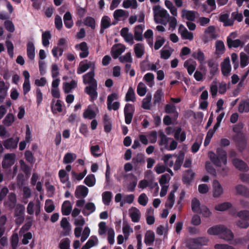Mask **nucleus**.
Instances as JSON below:
<instances>
[{
  "label": "nucleus",
  "mask_w": 249,
  "mask_h": 249,
  "mask_svg": "<svg viewBox=\"0 0 249 249\" xmlns=\"http://www.w3.org/2000/svg\"><path fill=\"white\" fill-rule=\"evenodd\" d=\"M249 63V56L244 53H240V66L244 68Z\"/></svg>",
  "instance_id": "nucleus-56"
},
{
  "label": "nucleus",
  "mask_w": 249,
  "mask_h": 249,
  "mask_svg": "<svg viewBox=\"0 0 249 249\" xmlns=\"http://www.w3.org/2000/svg\"><path fill=\"white\" fill-rule=\"evenodd\" d=\"M125 47L123 45L119 44L115 49L112 51V57L114 59L117 58L123 53L124 52Z\"/></svg>",
  "instance_id": "nucleus-34"
},
{
  "label": "nucleus",
  "mask_w": 249,
  "mask_h": 249,
  "mask_svg": "<svg viewBox=\"0 0 249 249\" xmlns=\"http://www.w3.org/2000/svg\"><path fill=\"white\" fill-rule=\"evenodd\" d=\"M65 26L68 29H71L73 25V21L71 13L67 11L63 17Z\"/></svg>",
  "instance_id": "nucleus-27"
},
{
  "label": "nucleus",
  "mask_w": 249,
  "mask_h": 249,
  "mask_svg": "<svg viewBox=\"0 0 249 249\" xmlns=\"http://www.w3.org/2000/svg\"><path fill=\"white\" fill-rule=\"evenodd\" d=\"M129 214L132 221L138 222L139 220V210L136 208H132L129 210Z\"/></svg>",
  "instance_id": "nucleus-38"
},
{
  "label": "nucleus",
  "mask_w": 249,
  "mask_h": 249,
  "mask_svg": "<svg viewBox=\"0 0 249 249\" xmlns=\"http://www.w3.org/2000/svg\"><path fill=\"white\" fill-rule=\"evenodd\" d=\"M61 226L64 229L63 235L66 236L70 234L71 231V226L66 217H63L61 221Z\"/></svg>",
  "instance_id": "nucleus-26"
},
{
  "label": "nucleus",
  "mask_w": 249,
  "mask_h": 249,
  "mask_svg": "<svg viewBox=\"0 0 249 249\" xmlns=\"http://www.w3.org/2000/svg\"><path fill=\"white\" fill-rule=\"evenodd\" d=\"M184 154L183 153L180 154L177 157L174 166V170L177 171L180 168L184 160Z\"/></svg>",
  "instance_id": "nucleus-46"
},
{
  "label": "nucleus",
  "mask_w": 249,
  "mask_h": 249,
  "mask_svg": "<svg viewBox=\"0 0 249 249\" xmlns=\"http://www.w3.org/2000/svg\"><path fill=\"white\" fill-rule=\"evenodd\" d=\"M123 6L125 8L131 7L135 9L137 7V3L136 0H126L123 2Z\"/></svg>",
  "instance_id": "nucleus-55"
},
{
  "label": "nucleus",
  "mask_w": 249,
  "mask_h": 249,
  "mask_svg": "<svg viewBox=\"0 0 249 249\" xmlns=\"http://www.w3.org/2000/svg\"><path fill=\"white\" fill-rule=\"evenodd\" d=\"M71 241L68 238L62 239L59 243V247L60 249H71Z\"/></svg>",
  "instance_id": "nucleus-52"
},
{
  "label": "nucleus",
  "mask_w": 249,
  "mask_h": 249,
  "mask_svg": "<svg viewBox=\"0 0 249 249\" xmlns=\"http://www.w3.org/2000/svg\"><path fill=\"white\" fill-rule=\"evenodd\" d=\"M154 18H165L167 19L169 18V15L167 11L160 7V5H156L153 8Z\"/></svg>",
  "instance_id": "nucleus-6"
},
{
  "label": "nucleus",
  "mask_w": 249,
  "mask_h": 249,
  "mask_svg": "<svg viewBox=\"0 0 249 249\" xmlns=\"http://www.w3.org/2000/svg\"><path fill=\"white\" fill-rule=\"evenodd\" d=\"M238 111L240 113L249 112V102L248 101H241L238 107Z\"/></svg>",
  "instance_id": "nucleus-39"
},
{
  "label": "nucleus",
  "mask_w": 249,
  "mask_h": 249,
  "mask_svg": "<svg viewBox=\"0 0 249 249\" xmlns=\"http://www.w3.org/2000/svg\"><path fill=\"white\" fill-rule=\"evenodd\" d=\"M181 36L182 39L192 40L194 38L193 34L189 32L187 29L181 32Z\"/></svg>",
  "instance_id": "nucleus-63"
},
{
  "label": "nucleus",
  "mask_w": 249,
  "mask_h": 249,
  "mask_svg": "<svg viewBox=\"0 0 249 249\" xmlns=\"http://www.w3.org/2000/svg\"><path fill=\"white\" fill-rule=\"evenodd\" d=\"M95 72L94 70L90 71L89 72L83 76V83L85 85H92L93 84H97L96 80L94 78Z\"/></svg>",
  "instance_id": "nucleus-7"
},
{
  "label": "nucleus",
  "mask_w": 249,
  "mask_h": 249,
  "mask_svg": "<svg viewBox=\"0 0 249 249\" xmlns=\"http://www.w3.org/2000/svg\"><path fill=\"white\" fill-rule=\"evenodd\" d=\"M155 233L152 231H148L144 236V242L147 246H151L155 240Z\"/></svg>",
  "instance_id": "nucleus-31"
},
{
  "label": "nucleus",
  "mask_w": 249,
  "mask_h": 249,
  "mask_svg": "<svg viewBox=\"0 0 249 249\" xmlns=\"http://www.w3.org/2000/svg\"><path fill=\"white\" fill-rule=\"evenodd\" d=\"M100 148L98 145L91 146L90 147V152L91 154L95 157H99L101 155L100 152Z\"/></svg>",
  "instance_id": "nucleus-64"
},
{
  "label": "nucleus",
  "mask_w": 249,
  "mask_h": 249,
  "mask_svg": "<svg viewBox=\"0 0 249 249\" xmlns=\"http://www.w3.org/2000/svg\"><path fill=\"white\" fill-rule=\"evenodd\" d=\"M144 37L147 39L149 46L152 48L153 46V32L151 29H148L144 34Z\"/></svg>",
  "instance_id": "nucleus-37"
},
{
  "label": "nucleus",
  "mask_w": 249,
  "mask_h": 249,
  "mask_svg": "<svg viewBox=\"0 0 249 249\" xmlns=\"http://www.w3.org/2000/svg\"><path fill=\"white\" fill-rule=\"evenodd\" d=\"M15 116L13 113H8L3 120V124L6 126H11L15 120Z\"/></svg>",
  "instance_id": "nucleus-36"
},
{
  "label": "nucleus",
  "mask_w": 249,
  "mask_h": 249,
  "mask_svg": "<svg viewBox=\"0 0 249 249\" xmlns=\"http://www.w3.org/2000/svg\"><path fill=\"white\" fill-rule=\"evenodd\" d=\"M51 38V35L49 31H45L42 35V44L44 46H47L49 45V39Z\"/></svg>",
  "instance_id": "nucleus-51"
},
{
  "label": "nucleus",
  "mask_w": 249,
  "mask_h": 249,
  "mask_svg": "<svg viewBox=\"0 0 249 249\" xmlns=\"http://www.w3.org/2000/svg\"><path fill=\"white\" fill-rule=\"evenodd\" d=\"M200 202L196 197H194L191 201V208L195 213H198L201 209Z\"/></svg>",
  "instance_id": "nucleus-35"
},
{
  "label": "nucleus",
  "mask_w": 249,
  "mask_h": 249,
  "mask_svg": "<svg viewBox=\"0 0 249 249\" xmlns=\"http://www.w3.org/2000/svg\"><path fill=\"white\" fill-rule=\"evenodd\" d=\"M231 206L232 205L231 203L225 202L216 205L214 209L218 211H224L230 208Z\"/></svg>",
  "instance_id": "nucleus-45"
},
{
  "label": "nucleus",
  "mask_w": 249,
  "mask_h": 249,
  "mask_svg": "<svg viewBox=\"0 0 249 249\" xmlns=\"http://www.w3.org/2000/svg\"><path fill=\"white\" fill-rule=\"evenodd\" d=\"M79 47V49L81 52L79 53V56L81 58H86L89 55V48L87 44L85 42H83L79 45H76L75 47Z\"/></svg>",
  "instance_id": "nucleus-23"
},
{
  "label": "nucleus",
  "mask_w": 249,
  "mask_h": 249,
  "mask_svg": "<svg viewBox=\"0 0 249 249\" xmlns=\"http://www.w3.org/2000/svg\"><path fill=\"white\" fill-rule=\"evenodd\" d=\"M232 163L234 166L240 171H248L249 167L242 160L237 158H234L232 160Z\"/></svg>",
  "instance_id": "nucleus-12"
},
{
  "label": "nucleus",
  "mask_w": 249,
  "mask_h": 249,
  "mask_svg": "<svg viewBox=\"0 0 249 249\" xmlns=\"http://www.w3.org/2000/svg\"><path fill=\"white\" fill-rule=\"evenodd\" d=\"M192 62H193V60L189 59L184 63V67L187 69L189 75H192L196 69V62H194V64H192Z\"/></svg>",
  "instance_id": "nucleus-30"
},
{
  "label": "nucleus",
  "mask_w": 249,
  "mask_h": 249,
  "mask_svg": "<svg viewBox=\"0 0 249 249\" xmlns=\"http://www.w3.org/2000/svg\"><path fill=\"white\" fill-rule=\"evenodd\" d=\"M192 56L195 59H197L200 63H202L205 60L204 54L200 49L198 50L197 52H193Z\"/></svg>",
  "instance_id": "nucleus-47"
},
{
  "label": "nucleus",
  "mask_w": 249,
  "mask_h": 249,
  "mask_svg": "<svg viewBox=\"0 0 249 249\" xmlns=\"http://www.w3.org/2000/svg\"><path fill=\"white\" fill-rule=\"evenodd\" d=\"M64 89L65 93L70 92L71 90L77 86V83L75 80H71L70 83H65Z\"/></svg>",
  "instance_id": "nucleus-48"
},
{
  "label": "nucleus",
  "mask_w": 249,
  "mask_h": 249,
  "mask_svg": "<svg viewBox=\"0 0 249 249\" xmlns=\"http://www.w3.org/2000/svg\"><path fill=\"white\" fill-rule=\"evenodd\" d=\"M24 206L20 204H18L15 210L14 216L16 217L15 223L17 225L21 224L24 220Z\"/></svg>",
  "instance_id": "nucleus-3"
},
{
  "label": "nucleus",
  "mask_w": 249,
  "mask_h": 249,
  "mask_svg": "<svg viewBox=\"0 0 249 249\" xmlns=\"http://www.w3.org/2000/svg\"><path fill=\"white\" fill-rule=\"evenodd\" d=\"M209 241V239L206 237H198L189 239L187 246L190 249H197L200 247L207 245Z\"/></svg>",
  "instance_id": "nucleus-2"
},
{
  "label": "nucleus",
  "mask_w": 249,
  "mask_h": 249,
  "mask_svg": "<svg viewBox=\"0 0 249 249\" xmlns=\"http://www.w3.org/2000/svg\"><path fill=\"white\" fill-rule=\"evenodd\" d=\"M195 175V173L191 169L185 171L182 178L183 183L186 185H190L194 178Z\"/></svg>",
  "instance_id": "nucleus-11"
},
{
  "label": "nucleus",
  "mask_w": 249,
  "mask_h": 249,
  "mask_svg": "<svg viewBox=\"0 0 249 249\" xmlns=\"http://www.w3.org/2000/svg\"><path fill=\"white\" fill-rule=\"evenodd\" d=\"M129 13L123 9H117L113 13V17L115 20L119 21L125 20L128 17Z\"/></svg>",
  "instance_id": "nucleus-10"
},
{
  "label": "nucleus",
  "mask_w": 249,
  "mask_h": 249,
  "mask_svg": "<svg viewBox=\"0 0 249 249\" xmlns=\"http://www.w3.org/2000/svg\"><path fill=\"white\" fill-rule=\"evenodd\" d=\"M245 43L244 41H242L239 39L232 40L229 36H228L227 38V44L229 48H238L239 46L243 47Z\"/></svg>",
  "instance_id": "nucleus-18"
},
{
  "label": "nucleus",
  "mask_w": 249,
  "mask_h": 249,
  "mask_svg": "<svg viewBox=\"0 0 249 249\" xmlns=\"http://www.w3.org/2000/svg\"><path fill=\"white\" fill-rule=\"evenodd\" d=\"M231 71V66L229 58H226L221 64V71L225 76H229Z\"/></svg>",
  "instance_id": "nucleus-17"
},
{
  "label": "nucleus",
  "mask_w": 249,
  "mask_h": 249,
  "mask_svg": "<svg viewBox=\"0 0 249 249\" xmlns=\"http://www.w3.org/2000/svg\"><path fill=\"white\" fill-rule=\"evenodd\" d=\"M96 115L95 112L89 107L83 113L84 118L89 119H92L95 118Z\"/></svg>",
  "instance_id": "nucleus-50"
},
{
  "label": "nucleus",
  "mask_w": 249,
  "mask_h": 249,
  "mask_svg": "<svg viewBox=\"0 0 249 249\" xmlns=\"http://www.w3.org/2000/svg\"><path fill=\"white\" fill-rule=\"evenodd\" d=\"M15 155L14 154H6L5 155L2 162V167L3 169H8L15 163Z\"/></svg>",
  "instance_id": "nucleus-8"
},
{
  "label": "nucleus",
  "mask_w": 249,
  "mask_h": 249,
  "mask_svg": "<svg viewBox=\"0 0 249 249\" xmlns=\"http://www.w3.org/2000/svg\"><path fill=\"white\" fill-rule=\"evenodd\" d=\"M85 25L90 27L94 29L95 28V21L94 19L90 17H87L84 22Z\"/></svg>",
  "instance_id": "nucleus-59"
},
{
  "label": "nucleus",
  "mask_w": 249,
  "mask_h": 249,
  "mask_svg": "<svg viewBox=\"0 0 249 249\" xmlns=\"http://www.w3.org/2000/svg\"><path fill=\"white\" fill-rule=\"evenodd\" d=\"M143 79L147 82V85L149 87H151L154 85V75L152 73H146Z\"/></svg>",
  "instance_id": "nucleus-57"
},
{
  "label": "nucleus",
  "mask_w": 249,
  "mask_h": 249,
  "mask_svg": "<svg viewBox=\"0 0 249 249\" xmlns=\"http://www.w3.org/2000/svg\"><path fill=\"white\" fill-rule=\"evenodd\" d=\"M6 46L7 48V52L11 58L14 56V45L12 42L7 40L5 42Z\"/></svg>",
  "instance_id": "nucleus-62"
},
{
  "label": "nucleus",
  "mask_w": 249,
  "mask_h": 249,
  "mask_svg": "<svg viewBox=\"0 0 249 249\" xmlns=\"http://www.w3.org/2000/svg\"><path fill=\"white\" fill-rule=\"evenodd\" d=\"M213 196L218 197L222 195L223 192V188L217 180L213 181Z\"/></svg>",
  "instance_id": "nucleus-20"
},
{
  "label": "nucleus",
  "mask_w": 249,
  "mask_h": 249,
  "mask_svg": "<svg viewBox=\"0 0 249 249\" xmlns=\"http://www.w3.org/2000/svg\"><path fill=\"white\" fill-rule=\"evenodd\" d=\"M72 210V205L69 200L65 201L62 206V213L64 215H69Z\"/></svg>",
  "instance_id": "nucleus-29"
},
{
  "label": "nucleus",
  "mask_w": 249,
  "mask_h": 249,
  "mask_svg": "<svg viewBox=\"0 0 249 249\" xmlns=\"http://www.w3.org/2000/svg\"><path fill=\"white\" fill-rule=\"evenodd\" d=\"M120 34L124 37V40L131 45L133 44L134 37L133 35L129 33V29L127 27L122 28L120 32Z\"/></svg>",
  "instance_id": "nucleus-13"
},
{
  "label": "nucleus",
  "mask_w": 249,
  "mask_h": 249,
  "mask_svg": "<svg viewBox=\"0 0 249 249\" xmlns=\"http://www.w3.org/2000/svg\"><path fill=\"white\" fill-rule=\"evenodd\" d=\"M27 54L28 58L31 60H34L35 57V47L34 43L30 41L27 45Z\"/></svg>",
  "instance_id": "nucleus-28"
},
{
  "label": "nucleus",
  "mask_w": 249,
  "mask_h": 249,
  "mask_svg": "<svg viewBox=\"0 0 249 249\" xmlns=\"http://www.w3.org/2000/svg\"><path fill=\"white\" fill-rule=\"evenodd\" d=\"M216 53L217 54H222L224 53L225 48L224 42L217 40L215 42Z\"/></svg>",
  "instance_id": "nucleus-42"
},
{
  "label": "nucleus",
  "mask_w": 249,
  "mask_h": 249,
  "mask_svg": "<svg viewBox=\"0 0 249 249\" xmlns=\"http://www.w3.org/2000/svg\"><path fill=\"white\" fill-rule=\"evenodd\" d=\"M111 25L110 18L108 16H104L101 19L100 33L103 34L105 30L109 28Z\"/></svg>",
  "instance_id": "nucleus-19"
},
{
  "label": "nucleus",
  "mask_w": 249,
  "mask_h": 249,
  "mask_svg": "<svg viewBox=\"0 0 249 249\" xmlns=\"http://www.w3.org/2000/svg\"><path fill=\"white\" fill-rule=\"evenodd\" d=\"M236 194L246 197H249V189L242 184L237 185L235 188Z\"/></svg>",
  "instance_id": "nucleus-22"
},
{
  "label": "nucleus",
  "mask_w": 249,
  "mask_h": 249,
  "mask_svg": "<svg viewBox=\"0 0 249 249\" xmlns=\"http://www.w3.org/2000/svg\"><path fill=\"white\" fill-rule=\"evenodd\" d=\"M84 183L89 187L93 186L96 183V179L93 174L88 175L84 179Z\"/></svg>",
  "instance_id": "nucleus-41"
},
{
  "label": "nucleus",
  "mask_w": 249,
  "mask_h": 249,
  "mask_svg": "<svg viewBox=\"0 0 249 249\" xmlns=\"http://www.w3.org/2000/svg\"><path fill=\"white\" fill-rule=\"evenodd\" d=\"M163 96V94L161 89H158L155 92L153 98V104L156 105L157 104L159 105L161 101L162 98Z\"/></svg>",
  "instance_id": "nucleus-43"
},
{
  "label": "nucleus",
  "mask_w": 249,
  "mask_h": 249,
  "mask_svg": "<svg viewBox=\"0 0 249 249\" xmlns=\"http://www.w3.org/2000/svg\"><path fill=\"white\" fill-rule=\"evenodd\" d=\"M234 141L240 147L241 150L244 149L247 144V139L244 134H237L233 137Z\"/></svg>",
  "instance_id": "nucleus-9"
},
{
  "label": "nucleus",
  "mask_w": 249,
  "mask_h": 249,
  "mask_svg": "<svg viewBox=\"0 0 249 249\" xmlns=\"http://www.w3.org/2000/svg\"><path fill=\"white\" fill-rule=\"evenodd\" d=\"M112 194L111 192L106 191L102 194L103 202L106 205H108L111 200Z\"/></svg>",
  "instance_id": "nucleus-44"
},
{
  "label": "nucleus",
  "mask_w": 249,
  "mask_h": 249,
  "mask_svg": "<svg viewBox=\"0 0 249 249\" xmlns=\"http://www.w3.org/2000/svg\"><path fill=\"white\" fill-rule=\"evenodd\" d=\"M76 159V155L74 153H67L64 156L63 163L69 164L73 162Z\"/></svg>",
  "instance_id": "nucleus-40"
},
{
  "label": "nucleus",
  "mask_w": 249,
  "mask_h": 249,
  "mask_svg": "<svg viewBox=\"0 0 249 249\" xmlns=\"http://www.w3.org/2000/svg\"><path fill=\"white\" fill-rule=\"evenodd\" d=\"M183 12L185 13L183 15L185 17V18L188 20L194 21L196 18V13H197L194 11H185L183 10Z\"/></svg>",
  "instance_id": "nucleus-53"
},
{
  "label": "nucleus",
  "mask_w": 249,
  "mask_h": 249,
  "mask_svg": "<svg viewBox=\"0 0 249 249\" xmlns=\"http://www.w3.org/2000/svg\"><path fill=\"white\" fill-rule=\"evenodd\" d=\"M135 100V96L134 89L132 87H129L125 95V101L126 102H134Z\"/></svg>",
  "instance_id": "nucleus-49"
},
{
  "label": "nucleus",
  "mask_w": 249,
  "mask_h": 249,
  "mask_svg": "<svg viewBox=\"0 0 249 249\" xmlns=\"http://www.w3.org/2000/svg\"><path fill=\"white\" fill-rule=\"evenodd\" d=\"M152 96L151 94H147L145 98L142 100V107L145 109H149L150 108V103L151 101Z\"/></svg>",
  "instance_id": "nucleus-54"
},
{
  "label": "nucleus",
  "mask_w": 249,
  "mask_h": 249,
  "mask_svg": "<svg viewBox=\"0 0 249 249\" xmlns=\"http://www.w3.org/2000/svg\"><path fill=\"white\" fill-rule=\"evenodd\" d=\"M88 188L84 185L78 186L75 190V196L77 198H85L88 194Z\"/></svg>",
  "instance_id": "nucleus-16"
},
{
  "label": "nucleus",
  "mask_w": 249,
  "mask_h": 249,
  "mask_svg": "<svg viewBox=\"0 0 249 249\" xmlns=\"http://www.w3.org/2000/svg\"><path fill=\"white\" fill-rule=\"evenodd\" d=\"M222 230H224L223 225H216L210 228L207 230V233L210 235H220Z\"/></svg>",
  "instance_id": "nucleus-32"
},
{
  "label": "nucleus",
  "mask_w": 249,
  "mask_h": 249,
  "mask_svg": "<svg viewBox=\"0 0 249 249\" xmlns=\"http://www.w3.org/2000/svg\"><path fill=\"white\" fill-rule=\"evenodd\" d=\"M17 203L16 196L14 193H11L8 196V199L4 202V205L9 209H13Z\"/></svg>",
  "instance_id": "nucleus-14"
},
{
  "label": "nucleus",
  "mask_w": 249,
  "mask_h": 249,
  "mask_svg": "<svg viewBox=\"0 0 249 249\" xmlns=\"http://www.w3.org/2000/svg\"><path fill=\"white\" fill-rule=\"evenodd\" d=\"M115 232L114 230L110 228L107 230V240L109 244L113 245L114 243Z\"/></svg>",
  "instance_id": "nucleus-60"
},
{
  "label": "nucleus",
  "mask_w": 249,
  "mask_h": 249,
  "mask_svg": "<svg viewBox=\"0 0 249 249\" xmlns=\"http://www.w3.org/2000/svg\"><path fill=\"white\" fill-rule=\"evenodd\" d=\"M18 138H11L4 142L3 145L6 149H14L17 147Z\"/></svg>",
  "instance_id": "nucleus-21"
},
{
  "label": "nucleus",
  "mask_w": 249,
  "mask_h": 249,
  "mask_svg": "<svg viewBox=\"0 0 249 249\" xmlns=\"http://www.w3.org/2000/svg\"><path fill=\"white\" fill-rule=\"evenodd\" d=\"M97 87L98 84H93L87 86L85 88V92L89 95L91 102H93L97 99L98 95Z\"/></svg>",
  "instance_id": "nucleus-5"
},
{
  "label": "nucleus",
  "mask_w": 249,
  "mask_h": 249,
  "mask_svg": "<svg viewBox=\"0 0 249 249\" xmlns=\"http://www.w3.org/2000/svg\"><path fill=\"white\" fill-rule=\"evenodd\" d=\"M224 230H222L220 235L221 238L227 241H230L233 239L234 235L232 231L223 225Z\"/></svg>",
  "instance_id": "nucleus-25"
},
{
  "label": "nucleus",
  "mask_w": 249,
  "mask_h": 249,
  "mask_svg": "<svg viewBox=\"0 0 249 249\" xmlns=\"http://www.w3.org/2000/svg\"><path fill=\"white\" fill-rule=\"evenodd\" d=\"M165 112L167 114H173V121H176L178 116V113L177 111L176 106L173 104H167L164 107Z\"/></svg>",
  "instance_id": "nucleus-15"
},
{
  "label": "nucleus",
  "mask_w": 249,
  "mask_h": 249,
  "mask_svg": "<svg viewBox=\"0 0 249 249\" xmlns=\"http://www.w3.org/2000/svg\"><path fill=\"white\" fill-rule=\"evenodd\" d=\"M216 153L210 151L208 153V156L212 162L217 167L221 166V161L224 165L227 164V152L222 148L218 147L216 149Z\"/></svg>",
  "instance_id": "nucleus-1"
},
{
  "label": "nucleus",
  "mask_w": 249,
  "mask_h": 249,
  "mask_svg": "<svg viewBox=\"0 0 249 249\" xmlns=\"http://www.w3.org/2000/svg\"><path fill=\"white\" fill-rule=\"evenodd\" d=\"M89 69H90V71L94 70L95 62L85 60L79 63V66L77 68V73L78 74H80L87 71Z\"/></svg>",
  "instance_id": "nucleus-4"
},
{
  "label": "nucleus",
  "mask_w": 249,
  "mask_h": 249,
  "mask_svg": "<svg viewBox=\"0 0 249 249\" xmlns=\"http://www.w3.org/2000/svg\"><path fill=\"white\" fill-rule=\"evenodd\" d=\"M181 130L180 127H177L175 130L174 137L176 140H179L181 142H183L185 140L186 136L185 132H181Z\"/></svg>",
  "instance_id": "nucleus-33"
},
{
  "label": "nucleus",
  "mask_w": 249,
  "mask_h": 249,
  "mask_svg": "<svg viewBox=\"0 0 249 249\" xmlns=\"http://www.w3.org/2000/svg\"><path fill=\"white\" fill-rule=\"evenodd\" d=\"M208 66L210 70V73L212 76L216 74L218 70V65L213 59H210L208 61Z\"/></svg>",
  "instance_id": "nucleus-24"
},
{
  "label": "nucleus",
  "mask_w": 249,
  "mask_h": 249,
  "mask_svg": "<svg viewBox=\"0 0 249 249\" xmlns=\"http://www.w3.org/2000/svg\"><path fill=\"white\" fill-rule=\"evenodd\" d=\"M198 213L201 214L202 216L205 217H209L212 214V213L209 209L205 205H202L201 206V209Z\"/></svg>",
  "instance_id": "nucleus-58"
},
{
  "label": "nucleus",
  "mask_w": 249,
  "mask_h": 249,
  "mask_svg": "<svg viewBox=\"0 0 249 249\" xmlns=\"http://www.w3.org/2000/svg\"><path fill=\"white\" fill-rule=\"evenodd\" d=\"M160 141L159 144L160 145H167L168 142V138L165 135L164 132L160 130L159 132Z\"/></svg>",
  "instance_id": "nucleus-61"
}]
</instances>
